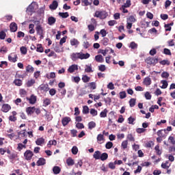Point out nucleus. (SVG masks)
Instances as JSON below:
<instances>
[{
	"mask_svg": "<svg viewBox=\"0 0 175 175\" xmlns=\"http://www.w3.org/2000/svg\"><path fill=\"white\" fill-rule=\"evenodd\" d=\"M91 57L90 53H73L70 55V58L72 61H77V59H88Z\"/></svg>",
	"mask_w": 175,
	"mask_h": 175,
	"instance_id": "nucleus-1",
	"label": "nucleus"
},
{
	"mask_svg": "<svg viewBox=\"0 0 175 175\" xmlns=\"http://www.w3.org/2000/svg\"><path fill=\"white\" fill-rule=\"evenodd\" d=\"M35 3H32L31 4H30L27 8V12H29L30 13H32V12H33L34 10V7H33V4Z\"/></svg>",
	"mask_w": 175,
	"mask_h": 175,
	"instance_id": "nucleus-37",
	"label": "nucleus"
},
{
	"mask_svg": "<svg viewBox=\"0 0 175 175\" xmlns=\"http://www.w3.org/2000/svg\"><path fill=\"white\" fill-rule=\"evenodd\" d=\"M36 51H38V53H43V47L41 44H38L37 46Z\"/></svg>",
	"mask_w": 175,
	"mask_h": 175,
	"instance_id": "nucleus-63",
	"label": "nucleus"
},
{
	"mask_svg": "<svg viewBox=\"0 0 175 175\" xmlns=\"http://www.w3.org/2000/svg\"><path fill=\"white\" fill-rule=\"evenodd\" d=\"M59 16L62 18H67V17H69V14L68 12H59Z\"/></svg>",
	"mask_w": 175,
	"mask_h": 175,
	"instance_id": "nucleus-38",
	"label": "nucleus"
},
{
	"mask_svg": "<svg viewBox=\"0 0 175 175\" xmlns=\"http://www.w3.org/2000/svg\"><path fill=\"white\" fill-rule=\"evenodd\" d=\"M47 79H54L55 77V73L51 72L49 75H46Z\"/></svg>",
	"mask_w": 175,
	"mask_h": 175,
	"instance_id": "nucleus-64",
	"label": "nucleus"
},
{
	"mask_svg": "<svg viewBox=\"0 0 175 175\" xmlns=\"http://www.w3.org/2000/svg\"><path fill=\"white\" fill-rule=\"evenodd\" d=\"M90 46H91V44H90V42L88 41H87V40L83 41V46L85 49H88V48H90Z\"/></svg>",
	"mask_w": 175,
	"mask_h": 175,
	"instance_id": "nucleus-46",
	"label": "nucleus"
},
{
	"mask_svg": "<svg viewBox=\"0 0 175 175\" xmlns=\"http://www.w3.org/2000/svg\"><path fill=\"white\" fill-rule=\"evenodd\" d=\"M83 114H88L90 113V108L88 106H83Z\"/></svg>",
	"mask_w": 175,
	"mask_h": 175,
	"instance_id": "nucleus-48",
	"label": "nucleus"
},
{
	"mask_svg": "<svg viewBox=\"0 0 175 175\" xmlns=\"http://www.w3.org/2000/svg\"><path fill=\"white\" fill-rule=\"evenodd\" d=\"M10 109H12L10 105H9L8 104H4L2 106L1 111H3V113H8V111H9Z\"/></svg>",
	"mask_w": 175,
	"mask_h": 175,
	"instance_id": "nucleus-14",
	"label": "nucleus"
},
{
	"mask_svg": "<svg viewBox=\"0 0 175 175\" xmlns=\"http://www.w3.org/2000/svg\"><path fill=\"white\" fill-rule=\"evenodd\" d=\"M21 54L25 55L27 54V48L25 46H22L20 49Z\"/></svg>",
	"mask_w": 175,
	"mask_h": 175,
	"instance_id": "nucleus-61",
	"label": "nucleus"
},
{
	"mask_svg": "<svg viewBox=\"0 0 175 175\" xmlns=\"http://www.w3.org/2000/svg\"><path fill=\"white\" fill-rule=\"evenodd\" d=\"M33 84H35V79H32L27 81V82L26 83L27 87H32Z\"/></svg>",
	"mask_w": 175,
	"mask_h": 175,
	"instance_id": "nucleus-36",
	"label": "nucleus"
},
{
	"mask_svg": "<svg viewBox=\"0 0 175 175\" xmlns=\"http://www.w3.org/2000/svg\"><path fill=\"white\" fill-rule=\"evenodd\" d=\"M26 113L27 116H32L33 113H35V107H29L26 109Z\"/></svg>",
	"mask_w": 175,
	"mask_h": 175,
	"instance_id": "nucleus-12",
	"label": "nucleus"
},
{
	"mask_svg": "<svg viewBox=\"0 0 175 175\" xmlns=\"http://www.w3.org/2000/svg\"><path fill=\"white\" fill-rule=\"evenodd\" d=\"M137 133H144L146 132V129L138 128L136 129Z\"/></svg>",
	"mask_w": 175,
	"mask_h": 175,
	"instance_id": "nucleus-62",
	"label": "nucleus"
},
{
	"mask_svg": "<svg viewBox=\"0 0 175 175\" xmlns=\"http://www.w3.org/2000/svg\"><path fill=\"white\" fill-rule=\"evenodd\" d=\"M154 150L157 154V155H161V154H162V151H161V150H159V146H156L154 147Z\"/></svg>",
	"mask_w": 175,
	"mask_h": 175,
	"instance_id": "nucleus-60",
	"label": "nucleus"
},
{
	"mask_svg": "<svg viewBox=\"0 0 175 175\" xmlns=\"http://www.w3.org/2000/svg\"><path fill=\"white\" fill-rule=\"evenodd\" d=\"M70 44L71 46H77L78 44H80V42L77 39L73 38L70 40Z\"/></svg>",
	"mask_w": 175,
	"mask_h": 175,
	"instance_id": "nucleus-27",
	"label": "nucleus"
},
{
	"mask_svg": "<svg viewBox=\"0 0 175 175\" xmlns=\"http://www.w3.org/2000/svg\"><path fill=\"white\" fill-rule=\"evenodd\" d=\"M127 139L130 142H135V137L132 134L127 135Z\"/></svg>",
	"mask_w": 175,
	"mask_h": 175,
	"instance_id": "nucleus-54",
	"label": "nucleus"
},
{
	"mask_svg": "<svg viewBox=\"0 0 175 175\" xmlns=\"http://www.w3.org/2000/svg\"><path fill=\"white\" fill-rule=\"evenodd\" d=\"M70 121H72V119H70V117L66 116L62 118V124L63 126H66V125H68V124H69V122H70Z\"/></svg>",
	"mask_w": 175,
	"mask_h": 175,
	"instance_id": "nucleus-8",
	"label": "nucleus"
},
{
	"mask_svg": "<svg viewBox=\"0 0 175 175\" xmlns=\"http://www.w3.org/2000/svg\"><path fill=\"white\" fill-rule=\"evenodd\" d=\"M56 21H57V19L53 16H49L48 18L49 25H54V24H55Z\"/></svg>",
	"mask_w": 175,
	"mask_h": 175,
	"instance_id": "nucleus-15",
	"label": "nucleus"
},
{
	"mask_svg": "<svg viewBox=\"0 0 175 175\" xmlns=\"http://www.w3.org/2000/svg\"><path fill=\"white\" fill-rule=\"evenodd\" d=\"M90 114H92L93 117H95L96 116H98V111H96L95 109H92L90 110Z\"/></svg>",
	"mask_w": 175,
	"mask_h": 175,
	"instance_id": "nucleus-56",
	"label": "nucleus"
},
{
	"mask_svg": "<svg viewBox=\"0 0 175 175\" xmlns=\"http://www.w3.org/2000/svg\"><path fill=\"white\" fill-rule=\"evenodd\" d=\"M49 105H51V99L50 98H44L43 101V106L45 107L49 106Z\"/></svg>",
	"mask_w": 175,
	"mask_h": 175,
	"instance_id": "nucleus-25",
	"label": "nucleus"
},
{
	"mask_svg": "<svg viewBox=\"0 0 175 175\" xmlns=\"http://www.w3.org/2000/svg\"><path fill=\"white\" fill-rule=\"evenodd\" d=\"M90 80H91V78L87 75H83L82 77V81H83V83H88Z\"/></svg>",
	"mask_w": 175,
	"mask_h": 175,
	"instance_id": "nucleus-39",
	"label": "nucleus"
},
{
	"mask_svg": "<svg viewBox=\"0 0 175 175\" xmlns=\"http://www.w3.org/2000/svg\"><path fill=\"white\" fill-rule=\"evenodd\" d=\"M11 32H16L17 31V24L16 23H12L10 25Z\"/></svg>",
	"mask_w": 175,
	"mask_h": 175,
	"instance_id": "nucleus-19",
	"label": "nucleus"
},
{
	"mask_svg": "<svg viewBox=\"0 0 175 175\" xmlns=\"http://www.w3.org/2000/svg\"><path fill=\"white\" fill-rule=\"evenodd\" d=\"M111 147H113V142H108L105 144V148H107V150H110V148H111Z\"/></svg>",
	"mask_w": 175,
	"mask_h": 175,
	"instance_id": "nucleus-52",
	"label": "nucleus"
},
{
	"mask_svg": "<svg viewBox=\"0 0 175 175\" xmlns=\"http://www.w3.org/2000/svg\"><path fill=\"white\" fill-rule=\"evenodd\" d=\"M126 3L127 4L122 6L121 10L122 11V13H128V10H126L125 8H129V6H131V2L126 1Z\"/></svg>",
	"mask_w": 175,
	"mask_h": 175,
	"instance_id": "nucleus-20",
	"label": "nucleus"
},
{
	"mask_svg": "<svg viewBox=\"0 0 175 175\" xmlns=\"http://www.w3.org/2000/svg\"><path fill=\"white\" fill-rule=\"evenodd\" d=\"M165 132H166V129L158 131L157 135L159 137H163L165 136Z\"/></svg>",
	"mask_w": 175,
	"mask_h": 175,
	"instance_id": "nucleus-33",
	"label": "nucleus"
},
{
	"mask_svg": "<svg viewBox=\"0 0 175 175\" xmlns=\"http://www.w3.org/2000/svg\"><path fill=\"white\" fill-rule=\"evenodd\" d=\"M95 60L96 61V62H99L100 64H102L105 62V59L103 58V56H102V55H96Z\"/></svg>",
	"mask_w": 175,
	"mask_h": 175,
	"instance_id": "nucleus-17",
	"label": "nucleus"
},
{
	"mask_svg": "<svg viewBox=\"0 0 175 175\" xmlns=\"http://www.w3.org/2000/svg\"><path fill=\"white\" fill-rule=\"evenodd\" d=\"M71 151L73 155H77V152H79V148H77V146H73Z\"/></svg>",
	"mask_w": 175,
	"mask_h": 175,
	"instance_id": "nucleus-42",
	"label": "nucleus"
},
{
	"mask_svg": "<svg viewBox=\"0 0 175 175\" xmlns=\"http://www.w3.org/2000/svg\"><path fill=\"white\" fill-rule=\"evenodd\" d=\"M37 165H38V166H43V165H46V159H44L43 158H40L37 161Z\"/></svg>",
	"mask_w": 175,
	"mask_h": 175,
	"instance_id": "nucleus-24",
	"label": "nucleus"
},
{
	"mask_svg": "<svg viewBox=\"0 0 175 175\" xmlns=\"http://www.w3.org/2000/svg\"><path fill=\"white\" fill-rule=\"evenodd\" d=\"M36 144H37V146H42V144H44V138H38L36 141Z\"/></svg>",
	"mask_w": 175,
	"mask_h": 175,
	"instance_id": "nucleus-22",
	"label": "nucleus"
},
{
	"mask_svg": "<svg viewBox=\"0 0 175 175\" xmlns=\"http://www.w3.org/2000/svg\"><path fill=\"white\" fill-rule=\"evenodd\" d=\"M122 148H123V150L128 148V141L127 140H124L122 142Z\"/></svg>",
	"mask_w": 175,
	"mask_h": 175,
	"instance_id": "nucleus-43",
	"label": "nucleus"
},
{
	"mask_svg": "<svg viewBox=\"0 0 175 175\" xmlns=\"http://www.w3.org/2000/svg\"><path fill=\"white\" fill-rule=\"evenodd\" d=\"M8 60L10 62H17V55L15 53H11L8 55Z\"/></svg>",
	"mask_w": 175,
	"mask_h": 175,
	"instance_id": "nucleus-9",
	"label": "nucleus"
},
{
	"mask_svg": "<svg viewBox=\"0 0 175 175\" xmlns=\"http://www.w3.org/2000/svg\"><path fill=\"white\" fill-rule=\"evenodd\" d=\"M129 105H130V107H133L136 105V99L131 98L129 100Z\"/></svg>",
	"mask_w": 175,
	"mask_h": 175,
	"instance_id": "nucleus-45",
	"label": "nucleus"
},
{
	"mask_svg": "<svg viewBox=\"0 0 175 175\" xmlns=\"http://www.w3.org/2000/svg\"><path fill=\"white\" fill-rule=\"evenodd\" d=\"M75 70H79V66L76 64H72L68 69V72H69V73H73Z\"/></svg>",
	"mask_w": 175,
	"mask_h": 175,
	"instance_id": "nucleus-10",
	"label": "nucleus"
},
{
	"mask_svg": "<svg viewBox=\"0 0 175 175\" xmlns=\"http://www.w3.org/2000/svg\"><path fill=\"white\" fill-rule=\"evenodd\" d=\"M169 143H171L172 144H175V138L173 136H170L168 138Z\"/></svg>",
	"mask_w": 175,
	"mask_h": 175,
	"instance_id": "nucleus-57",
	"label": "nucleus"
},
{
	"mask_svg": "<svg viewBox=\"0 0 175 175\" xmlns=\"http://www.w3.org/2000/svg\"><path fill=\"white\" fill-rule=\"evenodd\" d=\"M24 155L27 161H31L32 157H33V152L31 150H27Z\"/></svg>",
	"mask_w": 175,
	"mask_h": 175,
	"instance_id": "nucleus-7",
	"label": "nucleus"
},
{
	"mask_svg": "<svg viewBox=\"0 0 175 175\" xmlns=\"http://www.w3.org/2000/svg\"><path fill=\"white\" fill-rule=\"evenodd\" d=\"M96 126V123H95V122H94V121H92L88 123V129L90 131L94 129V128H95Z\"/></svg>",
	"mask_w": 175,
	"mask_h": 175,
	"instance_id": "nucleus-30",
	"label": "nucleus"
},
{
	"mask_svg": "<svg viewBox=\"0 0 175 175\" xmlns=\"http://www.w3.org/2000/svg\"><path fill=\"white\" fill-rule=\"evenodd\" d=\"M145 62L148 65H157L158 64V59L149 57L146 59Z\"/></svg>",
	"mask_w": 175,
	"mask_h": 175,
	"instance_id": "nucleus-5",
	"label": "nucleus"
},
{
	"mask_svg": "<svg viewBox=\"0 0 175 175\" xmlns=\"http://www.w3.org/2000/svg\"><path fill=\"white\" fill-rule=\"evenodd\" d=\"M161 167L163 169H166L167 170V169H169V167H170V163H169V161H167L165 163H163L161 164Z\"/></svg>",
	"mask_w": 175,
	"mask_h": 175,
	"instance_id": "nucleus-26",
	"label": "nucleus"
},
{
	"mask_svg": "<svg viewBox=\"0 0 175 175\" xmlns=\"http://www.w3.org/2000/svg\"><path fill=\"white\" fill-rule=\"evenodd\" d=\"M36 31L37 32V35H42V33H44V28H43L39 22L36 25Z\"/></svg>",
	"mask_w": 175,
	"mask_h": 175,
	"instance_id": "nucleus-4",
	"label": "nucleus"
},
{
	"mask_svg": "<svg viewBox=\"0 0 175 175\" xmlns=\"http://www.w3.org/2000/svg\"><path fill=\"white\" fill-rule=\"evenodd\" d=\"M101 152L99 150H96L94 152V154H93V158H94V159L98 160V159H100V155H101Z\"/></svg>",
	"mask_w": 175,
	"mask_h": 175,
	"instance_id": "nucleus-21",
	"label": "nucleus"
},
{
	"mask_svg": "<svg viewBox=\"0 0 175 175\" xmlns=\"http://www.w3.org/2000/svg\"><path fill=\"white\" fill-rule=\"evenodd\" d=\"M85 72H86L87 73H91L93 72L92 70V67L90 66H88V65H86L85 67Z\"/></svg>",
	"mask_w": 175,
	"mask_h": 175,
	"instance_id": "nucleus-35",
	"label": "nucleus"
},
{
	"mask_svg": "<svg viewBox=\"0 0 175 175\" xmlns=\"http://www.w3.org/2000/svg\"><path fill=\"white\" fill-rule=\"evenodd\" d=\"M130 47L133 50H135V49H137V44H136L135 42H131L130 44Z\"/></svg>",
	"mask_w": 175,
	"mask_h": 175,
	"instance_id": "nucleus-50",
	"label": "nucleus"
},
{
	"mask_svg": "<svg viewBox=\"0 0 175 175\" xmlns=\"http://www.w3.org/2000/svg\"><path fill=\"white\" fill-rule=\"evenodd\" d=\"M90 90H96V83L95 82H91L89 83Z\"/></svg>",
	"mask_w": 175,
	"mask_h": 175,
	"instance_id": "nucleus-49",
	"label": "nucleus"
},
{
	"mask_svg": "<svg viewBox=\"0 0 175 175\" xmlns=\"http://www.w3.org/2000/svg\"><path fill=\"white\" fill-rule=\"evenodd\" d=\"M27 100L29 101L30 105H35L36 103V96L31 95L30 98H27Z\"/></svg>",
	"mask_w": 175,
	"mask_h": 175,
	"instance_id": "nucleus-11",
	"label": "nucleus"
},
{
	"mask_svg": "<svg viewBox=\"0 0 175 175\" xmlns=\"http://www.w3.org/2000/svg\"><path fill=\"white\" fill-rule=\"evenodd\" d=\"M100 117H101V118H105V117H107V110L104 109V111H101L100 113Z\"/></svg>",
	"mask_w": 175,
	"mask_h": 175,
	"instance_id": "nucleus-41",
	"label": "nucleus"
},
{
	"mask_svg": "<svg viewBox=\"0 0 175 175\" xmlns=\"http://www.w3.org/2000/svg\"><path fill=\"white\" fill-rule=\"evenodd\" d=\"M107 12L105 11H96L94 14V17H98V18L105 19L107 17Z\"/></svg>",
	"mask_w": 175,
	"mask_h": 175,
	"instance_id": "nucleus-3",
	"label": "nucleus"
},
{
	"mask_svg": "<svg viewBox=\"0 0 175 175\" xmlns=\"http://www.w3.org/2000/svg\"><path fill=\"white\" fill-rule=\"evenodd\" d=\"M76 128L78 129H84V124L83 123L78 122L76 124Z\"/></svg>",
	"mask_w": 175,
	"mask_h": 175,
	"instance_id": "nucleus-53",
	"label": "nucleus"
},
{
	"mask_svg": "<svg viewBox=\"0 0 175 175\" xmlns=\"http://www.w3.org/2000/svg\"><path fill=\"white\" fill-rule=\"evenodd\" d=\"M136 120V119H135L134 118H133L132 116L129 117L128 118V121H129V124H131V125H133L135 122V121Z\"/></svg>",
	"mask_w": 175,
	"mask_h": 175,
	"instance_id": "nucleus-55",
	"label": "nucleus"
},
{
	"mask_svg": "<svg viewBox=\"0 0 175 175\" xmlns=\"http://www.w3.org/2000/svg\"><path fill=\"white\" fill-rule=\"evenodd\" d=\"M66 163L68 166H73V165H75V161L72 158L69 157L66 160Z\"/></svg>",
	"mask_w": 175,
	"mask_h": 175,
	"instance_id": "nucleus-28",
	"label": "nucleus"
},
{
	"mask_svg": "<svg viewBox=\"0 0 175 175\" xmlns=\"http://www.w3.org/2000/svg\"><path fill=\"white\" fill-rule=\"evenodd\" d=\"M82 6H90L91 3L88 0H81Z\"/></svg>",
	"mask_w": 175,
	"mask_h": 175,
	"instance_id": "nucleus-47",
	"label": "nucleus"
},
{
	"mask_svg": "<svg viewBox=\"0 0 175 175\" xmlns=\"http://www.w3.org/2000/svg\"><path fill=\"white\" fill-rule=\"evenodd\" d=\"M53 172L54 174H59V173L61 172V168H59V167H58V166H55L53 168Z\"/></svg>",
	"mask_w": 175,
	"mask_h": 175,
	"instance_id": "nucleus-31",
	"label": "nucleus"
},
{
	"mask_svg": "<svg viewBox=\"0 0 175 175\" xmlns=\"http://www.w3.org/2000/svg\"><path fill=\"white\" fill-rule=\"evenodd\" d=\"M51 10H55L58 8V2L57 1H53V3L49 5Z\"/></svg>",
	"mask_w": 175,
	"mask_h": 175,
	"instance_id": "nucleus-18",
	"label": "nucleus"
},
{
	"mask_svg": "<svg viewBox=\"0 0 175 175\" xmlns=\"http://www.w3.org/2000/svg\"><path fill=\"white\" fill-rule=\"evenodd\" d=\"M53 50L55 51V53H64V48L59 46V45H56Z\"/></svg>",
	"mask_w": 175,
	"mask_h": 175,
	"instance_id": "nucleus-23",
	"label": "nucleus"
},
{
	"mask_svg": "<svg viewBox=\"0 0 175 175\" xmlns=\"http://www.w3.org/2000/svg\"><path fill=\"white\" fill-rule=\"evenodd\" d=\"M97 142L100 144H102V143L105 142V137L103 134H98L97 136Z\"/></svg>",
	"mask_w": 175,
	"mask_h": 175,
	"instance_id": "nucleus-16",
	"label": "nucleus"
},
{
	"mask_svg": "<svg viewBox=\"0 0 175 175\" xmlns=\"http://www.w3.org/2000/svg\"><path fill=\"white\" fill-rule=\"evenodd\" d=\"M108 167H109V169H111L112 170H114V169H116V162L114 161L113 163H109Z\"/></svg>",
	"mask_w": 175,
	"mask_h": 175,
	"instance_id": "nucleus-44",
	"label": "nucleus"
},
{
	"mask_svg": "<svg viewBox=\"0 0 175 175\" xmlns=\"http://www.w3.org/2000/svg\"><path fill=\"white\" fill-rule=\"evenodd\" d=\"M51 146H57V141H55V140L49 141L48 142L47 146L49 147V148H50V147H51Z\"/></svg>",
	"mask_w": 175,
	"mask_h": 175,
	"instance_id": "nucleus-40",
	"label": "nucleus"
},
{
	"mask_svg": "<svg viewBox=\"0 0 175 175\" xmlns=\"http://www.w3.org/2000/svg\"><path fill=\"white\" fill-rule=\"evenodd\" d=\"M26 70L27 72H29L30 73H32L34 70V68L33 67H32V66L28 65L26 68Z\"/></svg>",
	"mask_w": 175,
	"mask_h": 175,
	"instance_id": "nucleus-51",
	"label": "nucleus"
},
{
	"mask_svg": "<svg viewBox=\"0 0 175 175\" xmlns=\"http://www.w3.org/2000/svg\"><path fill=\"white\" fill-rule=\"evenodd\" d=\"M38 90L40 91L41 94H44V92L49 91V85L42 84L38 87Z\"/></svg>",
	"mask_w": 175,
	"mask_h": 175,
	"instance_id": "nucleus-6",
	"label": "nucleus"
},
{
	"mask_svg": "<svg viewBox=\"0 0 175 175\" xmlns=\"http://www.w3.org/2000/svg\"><path fill=\"white\" fill-rule=\"evenodd\" d=\"M17 148L19 151H21L23 148H27V146L23 144H18Z\"/></svg>",
	"mask_w": 175,
	"mask_h": 175,
	"instance_id": "nucleus-58",
	"label": "nucleus"
},
{
	"mask_svg": "<svg viewBox=\"0 0 175 175\" xmlns=\"http://www.w3.org/2000/svg\"><path fill=\"white\" fill-rule=\"evenodd\" d=\"M98 70H100V72H105L106 70V66L103 64L98 66Z\"/></svg>",
	"mask_w": 175,
	"mask_h": 175,
	"instance_id": "nucleus-59",
	"label": "nucleus"
},
{
	"mask_svg": "<svg viewBox=\"0 0 175 175\" xmlns=\"http://www.w3.org/2000/svg\"><path fill=\"white\" fill-rule=\"evenodd\" d=\"M161 83L163 84L162 86H161V88L163 90H165V88H167V85H169L167 82L165 80L161 81Z\"/></svg>",
	"mask_w": 175,
	"mask_h": 175,
	"instance_id": "nucleus-32",
	"label": "nucleus"
},
{
	"mask_svg": "<svg viewBox=\"0 0 175 175\" xmlns=\"http://www.w3.org/2000/svg\"><path fill=\"white\" fill-rule=\"evenodd\" d=\"M136 21H137V20L136 19L135 16L131 15L130 16H129L126 19V29H131V28H132V24L133 23H136Z\"/></svg>",
	"mask_w": 175,
	"mask_h": 175,
	"instance_id": "nucleus-2",
	"label": "nucleus"
},
{
	"mask_svg": "<svg viewBox=\"0 0 175 175\" xmlns=\"http://www.w3.org/2000/svg\"><path fill=\"white\" fill-rule=\"evenodd\" d=\"M151 83H152L151 78H150L149 77L144 78L143 81V84L144 85H146V87H148V85H151Z\"/></svg>",
	"mask_w": 175,
	"mask_h": 175,
	"instance_id": "nucleus-13",
	"label": "nucleus"
},
{
	"mask_svg": "<svg viewBox=\"0 0 175 175\" xmlns=\"http://www.w3.org/2000/svg\"><path fill=\"white\" fill-rule=\"evenodd\" d=\"M108 158H109V154H107V153L106 152L101 153L100 157V161H106V159H107Z\"/></svg>",
	"mask_w": 175,
	"mask_h": 175,
	"instance_id": "nucleus-29",
	"label": "nucleus"
},
{
	"mask_svg": "<svg viewBox=\"0 0 175 175\" xmlns=\"http://www.w3.org/2000/svg\"><path fill=\"white\" fill-rule=\"evenodd\" d=\"M14 83L15 84V85L21 87V85H23V81L21 79H15L14 81Z\"/></svg>",
	"mask_w": 175,
	"mask_h": 175,
	"instance_id": "nucleus-34",
	"label": "nucleus"
}]
</instances>
